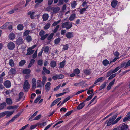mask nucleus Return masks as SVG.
Masks as SVG:
<instances>
[{
	"label": "nucleus",
	"mask_w": 130,
	"mask_h": 130,
	"mask_svg": "<svg viewBox=\"0 0 130 130\" xmlns=\"http://www.w3.org/2000/svg\"><path fill=\"white\" fill-rule=\"evenodd\" d=\"M117 114L115 115L113 117L110 118L108 121H106L105 123V124H107V126H109L112 124L113 125L114 123V120L117 116Z\"/></svg>",
	"instance_id": "1"
},
{
	"label": "nucleus",
	"mask_w": 130,
	"mask_h": 130,
	"mask_svg": "<svg viewBox=\"0 0 130 130\" xmlns=\"http://www.w3.org/2000/svg\"><path fill=\"white\" fill-rule=\"evenodd\" d=\"M72 26V22L67 21L63 23L62 27L63 28H66L67 30H68L71 28Z\"/></svg>",
	"instance_id": "2"
},
{
	"label": "nucleus",
	"mask_w": 130,
	"mask_h": 130,
	"mask_svg": "<svg viewBox=\"0 0 130 130\" xmlns=\"http://www.w3.org/2000/svg\"><path fill=\"white\" fill-rule=\"evenodd\" d=\"M128 126L126 124H120L117 128H114L113 130H126L128 129Z\"/></svg>",
	"instance_id": "3"
},
{
	"label": "nucleus",
	"mask_w": 130,
	"mask_h": 130,
	"mask_svg": "<svg viewBox=\"0 0 130 130\" xmlns=\"http://www.w3.org/2000/svg\"><path fill=\"white\" fill-rule=\"evenodd\" d=\"M30 87V85L28 80H26L24 82L23 89L25 91L27 92Z\"/></svg>",
	"instance_id": "4"
},
{
	"label": "nucleus",
	"mask_w": 130,
	"mask_h": 130,
	"mask_svg": "<svg viewBox=\"0 0 130 130\" xmlns=\"http://www.w3.org/2000/svg\"><path fill=\"white\" fill-rule=\"evenodd\" d=\"M45 32L43 30H41L39 32V35L41 37L40 39L43 40L46 38L48 36V34H46L44 35Z\"/></svg>",
	"instance_id": "5"
},
{
	"label": "nucleus",
	"mask_w": 130,
	"mask_h": 130,
	"mask_svg": "<svg viewBox=\"0 0 130 130\" xmlns=\"http://www.w3.org/2000/svg\"><path fill=\"white\" fill-rule=\"evenodd\" d=\"M7 47L8 49L12 50H13L15 48V45L13 42H10L8 43Z\"/></svg>",
	"instance_id": "6"
},
{
	"label": "nucleus",
	"mask_w": 130,
	"mask_h": 130,
	"mask_svg": "<svg viewBox=\"0 0 130 130\" xmlns=\"http://www.w3.org/2000/svg\"><path fill=\"white\" fill-rule=\"evenodd\" d=\"M24 41L22 38L21 37H19L17 39L16 41V44L18 45H20L23 43Z\"/></svg>",
	"instance_id": "7"
},
{
	"label": "nucleus",
	"mask_w": 130,
	"mask_h": 130,
	"mask_svg": "<svg viewBox=\"0 0 130 130\" xmlns=\"http://www.w3.org/2000/svg\"><path fill=\"white\" fill-rule=\"evenodd\" d=\"M20 115V114L18 113L14 116L10 120L6 123V125H8L10 123L14 121V120L18 118Z\"/></svg>",
	"instance_id": "8"
},
{
	"label": "nucleus",
	"mask_w": 130,
	"mask_h": 130,
	"mask_svg": "<svg viewBox=\"0 0 130 130\" xmlns=\"http://www.w3.org/2000/svg\"><path fill=\"white\" fill-rule=\"evenodd\" d=\"M32 90H34L36 87V80L35 78H33L32 81Z\"/></svg>",
	"instance_id": "9"
},
{
	"label": "nucleus",
	"mask_w": 130,
	"mask_h": 130,
	"mask_svg": "<svg viewBox=\"0 0 130 130\" xmlns=\"http://www.w3.org/2000/svg\"><path fill=\"white\" fill-rule=\"evenodd\" d=\"M35 13L34 12L29 11L28 12L27 14L28 15H30V17L31 19H33L35 17V16H34Z\"/></svg>",
	"instance_id": "10"
},
{
	"label": "nucleus",
	"mask_w": 130,
	"mask_h": 130,
	"mask_svg": "<svg viewBox=\"0 0 130 130\" xmlns=\"http://www.w3.org/2000/svg\"><path fill=\"white\" fill-rule=\"evenodd\" d=\"M51 85V83L50 82H48L46 84L45 87V89L46 90V92L48 91L50 89V86Z\"/></svg>",
	"instance_id": "11"
},
{
	"label": "nucleus",
	"mask_w": 130,
	"mask_h": 130,
	"mask_svg": "<svg viewBox=\"0 0 130 130\" xmlns=\"http://www.w3.org/2000/svg\"><path fill=\"white\" fill-rule=\"evenodd\" d=\"M65 35L67 38H71L73 36V33L68 32Z\"/></svg>",
	"instance_id": "12"
},
{
	"label": "nucleus",
	"mask_w": 130,
	"mask_h": 130,
	"mask_svg": "<svg viewBox=\"0 0 130 130\" xmlns=\"http://www.w3.org/2000/svg\"><path fill=\"white\" fill-rule=\"evenodd\" d=\"M37 125L39 127L42 128L43 127L45 126L46 124V122H44L42 123H37Z\"/></svg>",
	"instance_id": "13"
},
{
	"label": "nucleus",
	"mask_w": 130,
	"mask_h": 130,
	"mask_svg": "<svg viewBox=\"0 0 130 130\" xmlns=\"http://www.w3.org/2000/svg\"><path fill=\"white\" fill-rule=\"evenodd\" d=\"M118 2L116 0H112V1L111 2V6L113 8H115L118 3Z\"/></svg>",
	"instance_id": "14"
},
{
	"label": "nucleus",
	"mask_w": 130,
	"mask_h": 130,
	"mask_svg": "<svg viewBox=\"0 0 130 130\" xmlns=\"http://www.w3.org/2000/svg\"><path fill=\"white\" fill-rule=\"evenodd\" d=\"M60 10V8L59 7H56L54 8L53 9V14H56Z\"/></svg>",
	"instance_id": "15"
},
{
	"label": "nucleus",
	"mask_w": 130,
	"mask_h": 130,
	"mask_svg": "<svg viewBox=\"0 0 130 130\" xmlns=\"http://www.w3.org/2000/svg\"><path fill=\"white\" fill-rule=\"evenodd\" d=\"M4 85L6 88H9L11 86L10 82L9 81H6L4 83Z\"/></svg>",
	"instance_id": "16"
},
{
	"label": "nucleus",
	"mask_w": 130,
	"mask_h": 130,
	"mask_svg": "<svg viewBox=\"0 0 130 130\" xmlns=\"http://www.w3.org/2000/svg\"><path fill=\"white\" fill-rule=\"evenodd\" d=\"M85 100L84 102L81 103L77 106V109L78 110H80L81 109L85 106V104L84 103L85 102Z\"/></svg>",
	"instance_id": "17"
},
{
	"label": "nucleus",
	"mask_w": 130,
	"mask_h": 130,
	"mask_svg": "<svg viewBox=\"0 0 130 130\" xmlns=\"http://www.w3.org/2000/svg\"><path fill=\"white\" fill-rule=\"evenodd\" d=\"M6 101L7 104L8 105H11L12 104V101L10 98H7L6 99Z\"/></svg>",
	"instance_id": "18"
},
{
	"label": "nucleus",
	"mask_w": 130,
	"mask_h": 130,
	"mask_svg": "<svg viewBox=\"0 0 130 130\" xmlns=\"http://www.w3.org/2000/svg\"><path fill=\"white\" fill-rule=\"evenodd\" d=\"M9 72L10 75H13L15 74L16 72L15 68H11L9 71Z\"/></svg>",
	"instance_id": "19"
},
{
	"label": "nucleus",
	"mask_w": 130,
	"mask_h": 130,
	"mask_svg": "<svg viewBox=\"0 0 130 130\" xmlns=\"http://www.w3.org/2000/svg\"><path fill=\"white\" fill-rule=\"evenodd\" d=\"M49 17L48 15L47 14H45L43 15L42 16V18L43 21H45L47 20Z\"/></svg>",
	"instance_id": "20"
},
{
	"label": "nucleus",
	"mask_w": 130,
	"mask_h": 130,
	"mask_svg": "<svg viewBox=\"0 0 130 130\" xmlns=\"http://www.w3.org/2000/svg\"><path fill=\"white\" fill-rule=\"evenodd\" d=\"M15 37V34L13 33L9 34V38L10 40H12Z\"/></svg>",
	"instance_id": "21"
},
{
	"label": "nucleus",
	"mask_w": 130,
	"mask_h": 130,
	"mask_svg": "<svg viewBox=\"0 0 130 130\" xmlns=\"http://www.w3.org/2000/svg\"><path fill=\"white\" fill-rule=\"evenodd\" d=\"M24 28V26L23 24H18L17 27V29L19 30H22Z\"/></svg>",
	"instance_id": "22"
},
{
	"label": "nucleus",
	"mask_w": 130,
	"mask_h": 130,
	"mask_svg": "<svg viewBox=\"0 0 130 130\" xmlns=\"http://www.w3.org/2000/svg\"><path fill=\"white\" fill-rule=\"evenodd\" d=\"M76 17V16L75 14H72L69 17V20L71 21H72L74 20Z\"/></svg>",
	"instance_id": "23"
},
{
	"label": "nucleus",
	"mask_w": 130,
	"mask_h": 130,
	"mask_svg": "<svg viewBox=\"0 0 130 130\" xmlns=\"http://www.w3.org/2000/svg\"><path fill=\"white\" fill-rule=\"evenodd\" d=\"M31 71L29 69H26L24 70L23 71V73L25 74H28L30 73Z\"/></svg>",
	"instance_id": "24"
},
{
	"label": "nucleus",
	"mask_w": 130,
	"mask_h": 130,
	"mask_svg": "<svg viewBox=\"0 0 130 130\" xmlns=\"http://www.w3.org/2000/svg\"><path fill=\"white\" fill-rule=\"evenodd\" d=\"M6 106V104L4 102L0 104V110L3 109Z\"/></svg>",
	"instance_id": "25"
},
{
	"label": "nucleus",
	"mask_w": 130,
	"mask_h": 130,
	"mask_svg": "<svg viewBox=\"0 0 130 130\" xmlns=\"http://www.w3.org/2000/svg\"><path fill=\"white\" fill-rule=\"evenodd\" d=\"M27 51H28V52L27 53L26 55H30L33 53L34 50H32L30 48H29L27 49Z\"/></svg>",
	"instance_id": "26"
},
{
	"label": "nucleus",
	"mask_w": 130,
	"mask_h": 130,
	"mask_svg": "<svg viewBox=\"0 0 130 130\" xmlns=\"http://www.w3.org/2000/svg\"><path fill=\"white\" fill-rule=\"evenodd\" d=\"M25 39L28 42H30L32 40L31 37L29 35L27 36L25 38Z\"/></svg>",
	"instance_id": "27"
},
{
	"label": "nucleus",
	"mask_w": 130,
	"mask_h": 130,
	"mask_svg": "<svg viewBox=\"0 0 130 130\" xmlns=\"http://www.w3.org/2000/svg\"><path fill=\"white\" fill-rule=\"evenodd\" d=\"M42 50H43L45 53H48L49 52L50 50L49 47L47 46L45 47L44 48L43 47Z\"/></svg>",
	"instance_id": "28"
},
{
	"label": "nucleus",
	"mask_w": 130,
	"mask_h": 130,
	"mask_svg": "<svg viewBox=\"0 0 130 130\" xmlns=\"http://www.w3.org/2000/svg\"><path fill=\"white\" fill-rule=\"evenodd\" d=\"M35 61V60L34 59H32L30 61L29 64L28 66V68H29L31 67L34 64Z\"/></svg>",
	"instance_id": "29"
},
{
	"label": "nucleus",
	"mask_w": 130,
	"mask_h": 130,
	"mask_svg": "<svg viewBox=\"0 0 130 130\" xmlns=\"http://www.w3.org/2000/svg\"><path fill=\"white\" fill-rule=\"evenodd\" d=\"M51 66L52 67H55L56 65V62L54 61H52L50 64Z\"/></svg>",
	"instance_id": "30"
},
{
	"label": "nucleus",
	"mask_w": 130,
	"mask_h": 130,
	"mask_svg": "<svg viewBox=\"0 0 130 130\" xmlns=\"http://www.w3.org/2000/svg\"><path fill=\"white\" fill-rule=\"evenodd\" d=\"M18 106L17 105H14L13 106H10L8 107H7V108L8 109H17L18 107Z\"/></svg>",
	"instance_id": "31"
},
{
	"label": "nucleus",
	"mask_w": 130,
	"mask_h": 130,
	"mask_svg": "<svg viewBox=\"0 0 130 130\" xmlns=\"http://www.w3.org/2000/svg\"><path fill=\"white\" fill-rule=\"evenodd\" d=\"M9 64L11 67H13L14 66V63L12 59H10L9 60Z\"/></svg>",
	"instance_id": "32"
},
{
	"label": "nucleus",
	"mask_w": 130,
	"mask_h": 130,
	"mask_svg": "<svg viewBox=\"0 0 130 130\" xmlns=\"http://www.w3.org/2000/svg\"><path fill=\"white\" fill-rule=\"evenodd\" d=\"M25 63L26 61L25 60H22L19 62V65L20 66H22L25 64Z\"/></svg>",
	"instance_id": "33"
},
{
	"label": "nucleus",
	"mask_w": 130,
	"mask_h": 130,
	"mask_svg": "<svg viewBox=\"0 0 130 130\" xmlns=\"http://www.w3.org/2000/svg\"><path fill=\"white\" fill-rule=\"evenodd\" d=\"M106 82H104L103 84H102L101 86L99 89V90H101L102 89H104L106 86Z\"/></svg>",
	"instance_id": "34"
},
{
	"label": "nucleus",
	"mask_w": 130,
	"mask_h": 130,
	"mask_svg": "<svg viewBox=\"0 0 130 130\" xmlns=\"http://www.w3.org/2000/svg\"><path fill=\"white\" fill-rule=\"evenodd\" d=\"M130 120V115L128 116H126L123 119V122H126L127 121L129 120Z\"/></svg>",
	"instance_id": "35"
},
{
	"label": "nucleus",
	"mask_w": 130,
	"mask_h": 130,
	"mask_svg": "<svg viewBox=\"0 0 130 130\" xmlns=\"http://www.w3.org/2000/svg\"><path fill=\"white\" fill-rule=\"evenodd\" d=\"M65 62L66 61L65 60L61 62L60 63L59 67L61 68H63L65 65Z\"/></svg>",
	"instance_id": "36"
},
{
	"label": "nucleus",
	"mask_w": 130,
	"mask_h": 130,
	"mask_svg": "<svg viewBox=\"0 0 130 130\" xmlns=\"http://www.w3.org/2000/svg\"><path fill=\"white\" fill-rule=\"evenodd\" d=\"M84 71L85 74L87 75H89L90 73V71L88 69L85 70H84Z\"/></svg>",
	"instance_id": "37"
},
{
	"label": "nucleus",
	"mask_w": 130,
	"mask_h": 130,
	"mask_svg": "<svg viewBox=\"0 0 130 130\" xmlns=\"http://www.w3.org/2000/svg\"><path fill=\"white\" fill-rule=\"evenodd\" d=\"M61 39L59 37L55 39L54 40L55 44H57L59 43H60Z\"/></svg>",
	"instance_id": "38"
},
{
	"label": "nucleus",
	"mask_w": 130,
	"mask_h": 130,
	"mask_svg": "<svg viewBox=\"0 0 130 130\" xmlns=\"http://www.w3.org/2000/svg\"><path fill=\"white\" fill-rule=\"evenodd\" d=\"M9 24V22H7L4 24V25L1 26L0 28L1 29H5L6 27Z\"/></svg>",
	"instance_id": "39"
},
{
	"label": "nucleus",
	"mask_w": 130,
	"mask_h": 130,
	"mask_svg": "<svg viewBox=\"0 0 130 130\" xmlns=\"http://www.w3.org/2000/svg\"><path fill=\"white\" fill-rule=\"evenodd\" d=\"M8 112L7 113V115L6 116V117H10L11 115H12L14 113V111L10 112L9 111H6Z\"/></svg>",
	"instance_id": "40"
},
{
	"label": "nucleus",
	"mask_w": 130,
	"mask_h": 130,
	"mask_svg": "<svg viewBox=\"0 0 130 130\" xmlns=\"http://www.w3.org/2000/svg\"><path fill=\"white\" fill-rule=\"evenodd\" d=\"M77 4L76 3V1H73L72 2L71 4L72 8H74Z\"/></svg>",
	"instance_id": "41"
},
{
	"label": "nucleus",
	"mask_w": 130,
	"mask_h": 130,
	"mask_svg": "<svg viewBox=\"0 0 130 130\" xmlns=\"http://www.w3.org/2000/svg\"><path fill=\"white\" fill-rule=\"evenodd\" d=\"M120 69V67H119V66H118L116 67L114 70H112V73H115Z\"/></svg>",
	"instance_id": "42"
},
{
	"label": "nucleus",
	"mask_w": 130,
	"mask_h": 130,
	"mask_svg": "<svg viewBox=\"0 0 130 130\" xmlns=\"http://www.w3.org/2000/svg\"><path fill=\"white\" fill-rule=\"evenodd\" d=\"M73 72L74 73L77 74H79L80 73V71L78 68L75 69Z\"/></svg>",
	"instance_id": "43"
},
{
	"label": "nucleus",
	"mask_w": 130,
	"mask_h": 130,
	"mask_svg": "<svg viewBox=\"0 0 130 130\" xmlns=\"http://www.w3.org/2000/svg\"><path fill=\"white\" fill-rule=\"evenodd\" d=\"M103 63L105 66H106L109 64V61L106 59L103 61Z\"/></svg>",
	"instance_id": "44"
},
{
	"label": "nucleus",
	"mask_w": 130,
	"mask_h": 130,
	"mask_svg": "<svg viewBox=\"0 0 130 130\" xmlns=\"http://www.w3.org/2000/svg\"><path fill=\"white\" fill-rule=\"evenodd\" d=\"M42 82L40 80H38L37 81V87H42Z\"/></svg>",
	"instance_id": "45"
},
{
	"label": "nucleus",
	"mask_w": 130,
	"mask_h": 130,
	"mask_svg": "<svg viewBox=\"0 0 130 130\" xmlns=\"http://www.w3.org/2000/svg\"><path fill=\"white\" fill-rule=\"evenodd\" d=\"M51 25V24L49 23H47L44 27V29L47 30L49 28Z\"/></svg>",
	"instance_id": "46"
},
{
	"label": "nucleus",
	"mask_w": 130,
	"mask_h": 130,
	"mask_svg": "<svg viewBox=\"0 0 130 130\" xmlns=\"http://www.w3.org/2000/svg\"><path fill=\"white\" fill-rule=\"evenodd\" d=\"M8 112L5 111L2 113H0V118H1L5 116L7 114Z\"/></svg>",
	"instance_id": "47"
},
{
	"label": "nucleus",
	"mask_w": 130,
	"mask_h": 130,
	"mask_svg": "<svg viewBox=\"0 0 130 130\" xmlns=\"http://www.w3.org/2000/svg\"><path fill=\"white\" fill-rule=\"evenodd\" d=\"M43 70L47 74H49L50 73V71L46 69V68L45 67H43Z\"/></svg>",
	"instance_id": "48"
},
{
	"label": "nucleus",
	"mask_w": 130,
	"mask_h": 130,
	"mask_svg": "<svg viewBox=\"0 0 130 130\" xmlns=\"http://www.w3.org/2000/svg\"><path fill=\"white\" fill-rule=\"evenodd\" d=\"M103 78V77H101L98 78L95 81L94 84H95L97 83L98 82L101 81Z\"/></svg>",
	"instance_id": "49"
},
{
	"label": "nucleus",
	"mask_w": 130,
	"mask_h": 130,
	"mask_svg": "<svg viewBox=\"0 0 130 130\" xmlns=\"http://www.w3.org/2000/svg\"><path fill=\"white\" fill-rule=\"evenodd\" d=\"M54 35L53 33L51 34L50 35L47 37V40H50L53 38Z\"/></svg>",
	"instance_id": "50"
},
{
	"label": "nucleus",
	"mask_w": 130,
	"mask_h": 130,
	"mask_svg": "<svg viewBox=\"0 0 130 130\" xmlns=\"http://www.w3.org/2000/svg\"><path fill=\"white\" fill-rule=\"evenodd\" d=\"M41 115H39L36 116L34 119L33 120H38L41 117Z\"/></svg>",
	"instance_id": "51"
},
{
	"label": "nucleus",
	"mask_w": 130,
	"mask_h": 130,
	"mask_svg": "<svg viewBox=\"0 0 130 130\" xmlns=\"http://www.w3.org/2000/svg\"><path fill=\"white\" fill-rule=\"evenodd\" d=\"M69 89V88H66L64 89L63 90V91L64 92L63 93H65V94H66L67 93H68L70 92Z\"/></svg>",
	"instance_id": "52"
},
{
	"label": "nucleus",
	"mask_w": 130,
	"mask_h": 130,
	"mask_svg": "<svg viewBox=\"0 0 130 130\" xmlns=\"http://www.w3.org/2000/svg\"><path fill=\"white\" fill-rule=\"evenodd\" d=\"M37 63L38 65L42 66L43 64V60H39L38 61Z\"/></svg>",
	"instance_id": "53"
},
{
	"label": "nucleus",
	"mask_w": 130,
	"mask_h": 130,
	"mask_svg": "<svg viewBox=\"0 0 130 130\" xmlns=\"http://www.w3.org/2000/svg\"><path fill=\"white\" fill-rule=\"evenodd\" d=\"M30 31L28 30H26L24 33V36H27L29 34Z\"/></svg>",
	"instance_id": "54"
},
{
	"label": "nucleus",
	"mask_w": 130,
	"mask_h": 130,
	"mask_svg": "<svg viewBox=\"0 0 130 130\" xmlns=\"http://www.w3.org/2000/svg\"><path fill=\"white\" fill-rule=\"evenodd\" d=\"M41 96H40L37 97L36 99L35 100L34 102V103H36L37 102L39 101L40 99H41Z\"/></svg>",
	"instance_id": "55"
},
{
	"label": "nucleus",
	"mask_w": 130,
	"mask_h": 130,
	"mask_svg": "<svg viewBox=\"0 0 130 130\" xmlns=\"http://www.w3.org/2000/svg\"><path fill=\"white\" fill-rule=\"evenodd\" d=\"M94 95V94L93 93L90 95L89 96L88 98H87L85 101H89L90 100L93 96Z\"/></svg>",
	"instance_id": "56"
},
{
	"label": "nucleus",
	"mask_w": 130,
	"mask_h": 130,
	"mask_svg": "<svg viewBox=\"0 0 130 130\" xmlns=\"http://www.w3.org/2000/svg\"><path fill=\"white\" fill-rule=\"evenodd\" d=\"M69 48V46L68 44H67L63 46V48L62 51L63 50H67Z\"/></svg>",
	"instance_id": "57"
},
{
	"label": "nucleus",
	"mask_w": 130,
	"mask_h": 130,
	"mask_svg": "<svg viewBox=\"0 0 130 130\" xmlns=\"http://www.w3.org/2000/svg\"><path fill=\"white\" fill-rule=\"evenodd\" d=\"M24 94L22 92H20L19 94V98L22 99V98Z\"/></svg>",
	"instance_id": "58"
},
{
	"label": "nucleus",
	"mask_w": 130,
	"mask_h": 130,
	"mask_svg": "<svg viewBox=\"0 0 130 130\" xmlns=\"http://www.w3.org/2000/svg\"><path fill=\"white\" fill-rule=\"evenodd\" d=\"M60 21V20H59L56 22H55L53 23L52 25L53 26H55L57 25Z\"/></svg>",
	"instance_id": "59"
},
{
	"label": "nucleus",
	"mask_w": 130,
	"mask_h": 130,
	"mask_svg": "<svg viewBox=\"0 0 130 130\" xmlns=\"http://www.w3.org/2000/svg\"><path fill=\"white\" fill-rule=\"evenodd\" d=\"M86 9L85 8H83L81 9L80 11L79 12L81 14H83L84 13V12L86 11Z\"/></svg>",
	"instance_id": "60"
},
{
	"label": "nucleus",
	"mask_w": 130,
	"mask_h": 130,
	"mask_svg": "<svg viewBox=\"0 0 130 130\" xmlns=\"http://www.w3.org/2000/svg\"><path fill=\"white\" fill-rule=\"evenodd\" d=\"M73 111V110H72L68 112L64 116L66 117H67L68 116H69L71 114Z\"/></svg>",
	"instance_id": "61"
},
{
	"label": "nucleus",
	"mask_w": 130,
	"mask_h": 130,
	"mask_svg": "<svg viewBox=\"0 0 130 130\" xmlns=\"http://www.w3.org/2000/svg\"><path fill=\"white\" fill-rule=\"evenodd\" d=\"M57 77L58 79H62L64 77V76L62 74H60L59 75H57Z\"/></svg>",
	"instance_id": "62"
},
{
	"label": "nucleus",
	"mask_w": 130,
	"mask_h": 130,
	"mask_svg": "<svg viewBox=\"0 0 130 130\" xmlns=\"http://www.w3.org/2000/svg\"><path fill=\"white\" fill-rule=\"evenodd\" d=\"M122 116H120L115 121H114V123H116L117 122L122 118Z\"/></svg>",
	"instance_id": "63"
},
{
	"label": "nucleus",
	"mask_w": 130,
	"mask_h": 130,
	"mask_svg": "<svg viewBox=\"0 0 130 130\" xmlns=\"http://www.w3.org/2000/svg\"><path fill=\"white\" fill-rule=\"evenodd\" d=\"M125 68H127L130 66V60H129L127 62H126Z\"/></svg>",
	"instance_id": "64"
}]
</instances>
